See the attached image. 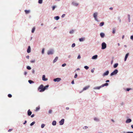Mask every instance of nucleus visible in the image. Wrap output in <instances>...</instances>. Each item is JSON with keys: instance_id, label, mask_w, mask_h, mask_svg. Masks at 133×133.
Segmentation results:
<instances>
[{"instance_id": "nucleus-18", "label": "nucleus", "mask_w": 133, "mask_h": 133, "mask_svg": "<svg viewBox=\"0 0 133 133\" xmlns=\"http://www.w3.org/2000/svg\"><path fill=\"white\" fill-rule=\"evenodd\" d=\"M58 59V57L57 56H56L54 60L53 61V63H54L56 62L57 60Z\"/></svg>"}, {"instance_id": "nucleus-8", "label": "nucleus", "mask_w": 133, "mask_h": 133, "mask_svg": "<svg viewBox=\"0 0 133 133\" xmlns=\"http://www.w3.org/2000/svg\"><path fill=\"white\" fill-rule=\"evenodd\" d=\"M109 71L107 70L103 74V76H107L109 74Z\"/></svg>"}, {"instance_id": "nucleus-60", "label": "nucleus", "mask_w": 133, "mask_h": 133, "mask_svg": "<svg viewBox=\"0 0 133 133\" xmlns=\"http://www.w3.org/2000/svg\"><path fill=\"white\" fill-rule=\"evenodd\" d=\"M91 72H92V73H94V70L93 69H92L91 70Z\"/></svg>"}, {"instance_id": "nucleus-32", "label": "nucleus", "mask_w": 133, "mask_h": 133, "mask_svg": "<svg viewBox=\"0 0 133 133\" xmlns=\"http://www.w3.org/2000/svg\"><path fill=\"white\" fill-rule=\"evenodd\" d=\"M35 123V121H34V122H33L32 123H31L30 124V126H32Z\"/></svg>"}, {"instance_id": "nucleus-30", "label": "nucleus", "mask_w": 133, "mask_h": 133, "mask_svg": "<svg viewBox=\"0 0 133 133\" xmlns=\"http://www.w3.org/2000/svg\"><path fill=\"white\" fill-rule=\"evenodd\" d=\"M28 82L30 84H31V83H34V82L33 81L31 80H29L28 81Z\"/></svg>"}, {"instance_id": "nucleus-14", "label": "nucleus", "mask_w": 133, "mask_h": 133, "mask_svg": "<svg viewBox=\"0 0 133 133\" xmlns=\"http://www.w3.org/2000/svg\"><path fill=\"white\" fill-rule=\"evenodd\" d=\"M100 35L101 37L102 38H104L105 36V34L103 32H101Z\"/></svg>"}, {"instance_id": "nucleus-44", "label": "nucleus", "mask_w": 133, "mask_h": 133, "mask_svg": "<svg viewBox=\"0 0 133 133\" xmlns=\"http://www.w3.org/2000/svg\"><path fill=\"white\" fill-rule=\"evenodd\" d=\"M35 59L31 60L30 61V62L31 63H34L35 62Z\"/></svg>"}, {"instance_id": "nucleus-39", "label": "nucleus", "mask_w": 133, "mask_h": 133, "mask_svg": "<svg viewBox=\"0 0 133 133\" xmlns=\"http://www.w3.org/2000/svg\"><path fill=\"white\" fill-rule=\"evenodd\" d=\"M117 19L119 21V22H121V19H120V17H117Z\"/></svg>"}, {"instance_id": "nucleus-1", "label": "nucleus", "mask_w": 133, "mask_h": 133, "mask_svg": "<svg viewBox=\"0 0 133 133\" xmlns=\"http://www.w3.org/2000/svg\"><path fill=\"white\" fill-rule=\"evenodd\" d=\"M38 90L40 92H43L44 91V86L43 84H41L38 88Z\"/></svg>"}, {"instance_id": "nucleus-48", "label": "nucleus", "mask_w": 133, "mask_h": 133, "mask_svg": "<svg viewBox=\"0 0 133 133\" xmlns=\"http://www.w3.org/2000/svg\"><path fill=\"white\" fill-rule=\"evenodd\" d=\"M8 96L9 98H11L12 96V95L11 94H9L8 95Z\"/></svg>"}, {"instance_id": "nucleus-17", "label": "nucleus", "mask_w": 133, "mask_h": 133, "mask_svg": "<svg viewBox=\"0 0 133 133\" xmlns=\"http://www.w3.org/2000/svg\"><path fill=\"white\" fill-rule=\"evenodd\" d=\"M27 113H28V116H30L32 112L30 111V110L29 109L28 110V111Z\"/></svg>"}, {"instance_id": "nucleus-6", "label": "nucleus", "mask_w": 133, "mask_h": 133, "mask_svg": "<svg viewBox=\"0 0 133 133\" xmlns=\"http://www.w3.org/2000/svg\"><path fill=\"white\" fill-rule=\"evenodd\" d=\"M71 4L73 6H77L79 5V4L77 3L75 1H72L71 3Z\"/></svg>"}, {"instance_id": "nucleus-55", "label": "nucleus", "mask_w": 133, "mask_h": 133, "mask_svg": "<svg viewBox=\"0 0 133 133\" xmlns=\"http://www.w3.org/2000/svg\"><path fill=\"white\" fill-rule=\"evenodd\" d=\"M35 116V115L34 114H32V115H31V117H34Z\"/></svg>"}, {"instance_id": "nucleus-50", "label": "nucleus", "mask_w": 133, "mask_h": 133, "mask_svg": "<svg viewBox=\"0 0 133 133\" xmlns=\"http://www.w3.org/2000/svg\"><path fill=\"white\" fill-rule=\"evenodd\" d=\"M77 75L76 73L75 74L74 77L75 78H77Z\"/></svg>"}, {"instance_id": "nucleus-33", "label": "nucleus", "mask_w": 133, "mask_h": 133, "mask_svg": "<svg viewBox=\"0 0 133 133\" xmlns=\"http://www.w3.org/2000/svg\"><path fill=\"white\" fill-rule=\"evenodd\" d=\"M43 0H38V3L39 4H41L42 3Z\"/></svg>"}, {"instance_id": "nucleus-27", "label": "nucleus", "mask_w": 133, "mask_h": 133, "mask_svg": "<svg viewBox=\"0 0 133 133\" xmlns=\"http://www.w3.org/2000/svg\"><path fill=\"white\" fill-rule=\"evenodd\" d=\"M104 22H102L100 23L99 26H102L104 25Z\"/></svg>"}, {"instance_id": "nucleus-29", "label": "nucleus", "mask_w": 133, "mask_h": 133, "mask_svg": "<svg viewBox=\"0 0 133 133\" xmlns=\"http://www.w3.org/2000/svg\"><path fill=\"white\" fill-rule=\"evenodd\" d=\"M35 27H34L32 30V31H31V32L32 33H34V31L35 30Z\"/></svg>"}, {"instance_id": "nucleus-53", "label": "nucleus", "mask_w": 133, "mask_h": 133, "mask_svg": "<svg viewBox=\"0 0 133 133\" xmlns=\"http://www.w3.org/2000/svg\"><path fill=\"white\" fill-rule=\"evenodd\" d=\"M65 16V14H63L61 16V17L62 18H63Z\"/></svg>"}, {"instance_id": "nucleus-64", "label": "nucleus", "mask_w": 133, "mask_h": 133, "mask_svg": "<svg viewBox=\"0 0 133 133\" xmlns=\"http://www.w3.org/2000/svg\"><path fill=\"white\" fill-rule=\"evenodd\" d=\"M127 133H133V132H128Z\"/></svg>"}, {"instance_id": "nucleus-34", "label": "nucleus", "mask_w": 133, "mask_h": 133, "mask_svg": "<svg viewBox=\"0 0 133 133\" xmlns=\"http://www.w3.org/2000/svg\"><path fill=\"white\" fill-rule=\"evenodd\" d=\"M26 68H27V69H28L29 70H30L31 69V67L30 66H27Z\"/></svg>"}, {"instance_id": "nucleus-20", "label": "nucleus", "mask_w": 133, "mask_h": 133, "mask_svg": "<svg viewBox=\"0 0 133 133\" xmlns=\"http://www.w3.org/2000/svg\"><path fill=\"white\" fill-rule=\"evenodd\" d=\"M128 22H130V14H128L127 15Z\"/></svg>"}, {"instance_id": "nucleus-49", "label": "nucleus", "mask_w": 133, "mask_h": 133, "mask_svg": "<svg viewBox=\"0 0 133 133\" xmlns=\"http://www.w3.org/2000/svg\"><path fill=\"white\" fill-rule=\"evenodd\" d=\"M52 110H49V113L50 114H51L52 113Z\"/></svg>"}, {"instance_id": "nucleus-19", "label": "nucleus", "mask_w": 133, "mask_h": 133, "mask_svg": "<svg viewBox=\"0 0 133 133\" xmlns=\"http://www.w3.org/2000/svg\"><path fill=\"white\" fill-rule=\"evenodd\" d=\"M94 120L95 121L97 122H98L99 121V119L97 117H95L94 118Z\"/></svg>"}, {"instance_id": "nucleus-7", "label": "nucleus", "mask_w": 133, "mask_h": 133, "mask_svg": "<svg viewBox=\"0 0 133 133\" xmlns=\"http://www.w3.org/2000/svg\"><path fill=\"white\" fill-rule=\"evenodd\" d=\"M64 119H62L59 122V124L60 125H63L64 123Z\"/></svg>"}, {"instance_id": "nucleus-21", "label": "nucleus", "mask_w": 133, "mask_h": 133, "mask_svg": "<svg viewBox=\"0 0 133 133\" xmlns=\"http://www.w3.org/2000/svg\"><path fill=\"white\" fill-rule=\"evenodd\" d=\"M84 38H81L79 39V41L80 42H81L84 41L85 40Z\"/></svg>"}, {"instance_id": "nucleus-5", "label": "nucleus", "mask_w": 133, "mask_h": 133, "mask_svg": "<svg viewBox=\"0 0 133 133\" xmlns=\"http://www.w3.org/2000/svg\"><path fill=\"white\" fill-rule=\"evenodd\" d=\"M54 50L53 49H51L49 50L47 53L48 55H52L54 54Z\"/></svg>"}, {"instance_id": "nucleus-15", "label": "nucleus", "mask_w": 133, "mask_h": 133, "mask_svg": "<svg viewBox=\"0 0 133 133\" xmlns=\"http://www.w3.org/2000/svg\"><path fill=\"white\" fill-rule=\"evenodd\" d=\"M90 87L89 85L87 86L84 87L83 89V91H85L88 89Z\"/></svg>"}, {"instance_id": "nucleus-11", "label": "nucleus", "mask_w": 133, "mask_h": 133, "mask_svg": "<svg viewBox=\"0 0 133 133\" xmlns=\"http://www.w3.org/2000/svg\"><path fill=\"white\" fill-rule=\"evenodd\" d=\"M132 121L131 119L130 118H129L127 119L126 120V121L125 122L126 123H129L131 122Z\"/></svg>"}, {"instance_id": "nucleus-24", "label": "nucleus", "mask_w": 133, "mask_h": 133, "mask_svg": "<svg viewBox=\"0 0 133 133\" xmlns=\"http://www.w3.org/2000/svg\"><path fill=\"white\" fill-rule=\"evenodd\" d=\"M54 18L56 20H58L59 19V16H57L55 17H54Z\"/></svg>"}, {"instance_id": "nucleus-47", "label": "nucleus", "mask_w": 133, "mask_h": 133, "mask_svg": "<svg viewBox=\"0 0 133 133\" xmlns=\"http://www.w3.org/2000/svg\"><path fill=\"white\" fill-rule=\"evenodd\" d=\"M131 90V89L130 88H127L126 89V90L127 91H129L130 90Z\"/></svg>"}, {"instance_id": "nucleus-56", "label": "nucleus", "mask_w": 133, "mask_h": 133, "mask_svg": "<svg viewBox=\"0 0 133 133\" xmlns=\"http://www.w3.org/2000/svg\"><path fill=\"white\" fill-rule=\"evenodd\" d=\"M12 130V129H9L8 130V132H10V131H11Z\"/></svg>"}, {"instance_id": "nucleus-16", "label": "nucleus", "mask_w": 133, "mask_h": 133, "mask_svg": "<svg viewBox=\"0 0 133 133\" xmlns=\"http://www.w3.org/2000/svg\"><path fill=\"white\" fill-rule=\"evenodd\" d=\"M97 57L98 56L97 55H95L92 57V59H95L97 58Z\"/></svg>"}, {"instance_id": "nucleus-42", "label": "nucleus", "mask_w": 133, "mask_h": 133, "mask_svg": "<svg viewBox=\"0 0 133 133\" xmlns=\"http://www.w3.org/2000/svg\"><path fill=\"white\" fill-rule=\"evenodd\" d=\"M88 127L87 126H85L83 127V129H86L88 128Z\"/></svg>"}, {"instance_id": "nucleus-58", "label": "nucleus", "mask_w": 133, "mask_h": 133, "mask_svg": "<svg viewBox=\"0 0 133 133\" xmlns=\"http://www.w3.org/2000/svg\"><path fill=\"white\" fill-rule=\"evenodd\" d=\"M71 57V55H69L68 56V58H70Z\"/></svg>"}, {"instance_id": "nucleus-23", "label": "nucleus", "mask_w": 133, "mask_h": 133, "mask_svg": "<svg viewBox=\"0 0 133 133\" xmlns=\"http://www.w3.org/2000/svg\"><path fill=\"white\" fill-rule=\"evenodd\" d=\"M108 85V84L107 83H106L105 84H104L101 85V87H103L105 86H107Z\"/></svg>"}, {"instance_id": "nucleus-62", "label": "nucleus", "mask_w": 133, "mask_h": 133, "mask_svg": "<svg viewBox=\"0 0 133 133\" xmlns=\"http://www.w3.org/2000/svg\"><path fill=\"white\" fill-rule=\"evenodd\" d=\"M29 56H27L26 57V58L28 59L29 58Z\"/></svg>"}, {"instance_id": "nucleus-46", "label": "nucleus", "mask_w": 133, "mask_h": 133, "mask_svg": "<svg viewBox=\"0 0 133 133\" xmlns=\"http://www.w3.org/2000/svg\"><path fill=\"white\" fill-rule=\"evenodd\" d=\"M81 58V56H80V55L79 54L77 58V59H79Z\"/></svg>"}, {"instance_id": "nucleus-36", "label": "nucleus", "mask_w": 133, "mask_h": 133, "mask_svg": "<svg viewBox=\"0 0 133 133\" xmlns=\"http://www.w3.org/2000/svg\"><path fill=\"white\" fill-rule=\"evenodd\" d=\"M74 32V30H71V31H70L69 32V33L70 34H73Z\"/></svg>"}, {"instance_id": "nucleus-28", "label": "nucleus", "mask_w": 133, "mask_h": 133, "mask_svg": "<svg viewBox=\"0 0 133 133\" xmlns=\"http://www.w3.org/2000/svg\"><path fill=\"white\" fill-rule=\"evenodd\" d=\"M24 11L26 13V14H28L30 12V10H25Z\"/></svg>"}, {"instance_id": "nucleus-25", "label": "nucleus", "mask_w": 133, "mask_h": 133, "mask_svg": "<svg viewBox=\"0 0 133 133\" xmlns=\"http://www.w3.org/2000/svg\"><path fill=\"white\" fill-rule=\"evenodd\" d=\"M118 63H116L113 66V67L114 68H116L117 67L118 65Z\"/></svg>"}, {"instance_id": "nucleus-4", "label": "nucleus", "mask_w": 133, "mask_h": 133, "mask_svg": "<svg viewBox=\"0 0 133 133\" xmlns=\"http://www.w3.org/2000/svg\"><path fill=\"white\" fill-rule=\"evenodd\" d=\"M101 45L102 49H104L106 48L107 44L104 42H103L102 43Z\"/></svg>"}, {"instance_id": "nucleus-57", "label": "nucleus", "mask_w": 133, "mask_h": 133, "mask_svg": "<svg viewBox=\"0 0 133 133\" xmlns=\"http://www.w3.org/2000/svg\"><path fill=\"white\" fill-rule=\"evenodd\" d=\"M121 105H124V103L123 102H122L121 103Z\"/></svg>"}, {"instance_id": "nucleus-54", "label": "nucleus", "mask_w": 133, "mask_h": 133, "mask_svg": "<svg viewBox=\"0 0 133 133\" xmlns=\"http://www.w3.org/2000/svg\"><path fill=\"white\" fill-rule=\"evenodd\" d=\"M71 84H74V80H72L71 82Z\"/></svg>"}, {"instance_id": "nucleus-43", "label": "nucleus", "mask_w": 133, "mask_h": 133, "mask_svg": "<svg viewBox=\"0 0 133 133\" xmlns=\"http://www.w3.org/2000/svg\"><path fill=\"white\" fill-rule=\"evenodd\" d=\"M40 109V107H37L36 108V111H37L38 110H39Z\"/></svg>"}, {"instance_id": "nucleus-52", "label": "nucleus", "mask_w": 133, "mask_h": 133, "mask_svg": "<svg viewBox=\"0 0 133 133\" xmlns=\"http://www.w3.org/2000/svg\"><path fill=\"white\" fill-rule=\"evenodd\" d=\"M130 39L133 40V34L132 35H131L130 36Z\"/></svg>"}, {"instance_id": "nucleus-26", "label": "nucleus", "mask_w": 133, "mask_h": 133, "mask_svg": "<svg viewBox=\"0 0 133 133\" xmlns=\"http://www.w3.org/2000/svg\"><path fill=\"white\" fill-rule=\"evenodd\" d=\"M49 87V85H46L45 86V87L44 86V91L47 88H48Z\"/></svg>"}, {"instance_id": "nucleus-13", "label": "nucleus", "mask_w": 133, "mask_h": 133, "mask_svg": "<svg viewBox=\"0 0 133 133\" xmlns=\"http://www.w3.org/2000/svg\"><path fill=\"white\" fill-rule=\"evenodd\" d=\"M31 47L30 46H29L27 49V51L28 53H29L31 52Z\"/></svg>"}, {"instance_id": "nucleus-37", "label": "nucleus", "mask_w": 133, "mask_h": 133, "mask_svg": "<svg viewBox=\"0 0 133 133\" xmlns=\"http://www.w3.org/2000/svg\"><path fill=\"white\" fill-rule=\"evenodd\" d=\"M129 53H127L126 54L125 57V58H127L128 57V56H129Z\"/></svg>"}, {"instance_id": "nucleus-2", "label": "nucleus", "mask_w": 133, "mask_h": 133, "mask_svg": "<svg viewBox=\"0 0 133 133\" xmlns=\"http://www.w3.org/2000/svg\"><path fill=\"white\" fill-rule=\"evenodd\" d=\"M98 15V13L97 12H95L94 13L93 15V16L95 20L97 21L98 22V20L97 19V17Z\"/></svg>"}, {"instance_id": "nucleus-40", "label": "nucleus", "mask_w": 133, "mask_h": 133, "mask_svg": "<svg viewBox=\"0 0 133 133\" xmlns=\"http://www.w3.org/2000/svg\"><path fill=\"white\" fill-rule=\"evenodd\" d=\"M75 46V43H74L72 44L71 45V47L72 48H74Z\"/></svg>"}, {"instance_id": "nucleus-61", "label": "nucleus", "mask_w": 133, "mask_h": 133, "mask_svg": "<svg viewBox=\"0 0 133 133\" xmlns=\"http://www.w3.org/2000/svg\"><path fill=\"white\" fill-rule=\"evenodd\" d=\"M35 72V71L34 70H33L32 71V72L33 73V74H34V73Z\"/></svg>"}, {"instance_id": "nucleus-22", "label": "nucleus", "mask_w": 133, "mask_h": 133, "mask_svg": "<svg viewBox=\"0 0 133 133\" xmlns=\"http://www.w3.org/2000/svg\"><path fill=\"white\" fill-rule=\"evenodd\" d=\"M56 122L55 121H54L52 122V125L53 126L56 125Z\"/></svg>"}, {"instance_id": "nucleus-9", "label": "nucleus", "mask_w": 133, "mask_h": 133, "mask_svg": "<svg viewBox=\"0 0 133 133\" xmlns=\"http://www.w3.org/2000/svg\"><path fill=\"white\" fill-rule=\"evenodd\" d=\"M61 80V79L59 78H57L54 79V81L55 82H59Z\"/></svg>"}, {"instance_id": "nucleus-35", "label": "nucleus", "mask_w": 133, "mask_h": 133, "mask_svg": "<svg viewBox=\"0 0 133 133\" xmlns=\"http://www.w3.org/2000/svg\"><path fill=\"white\" fill-rule=\"evenodd\" d=\"M84 68L86 70H88L89 68V67L87 66H85L84 67Z\"/></svg>"}, {"instance_id": "nucleus-12", "label": "nucleus", "mask_w": 133, "mask_h": 133, "mask_svg": "<svg viewBox=\"0 0 133 133\" xmlns=\"http://www.w3.org/2000/svg\"><path fill=\"white\" fill-rule=\"evenodd\" d=\"M101 88H102L101 86L99 87H95L93 89L94 90H99Z\"/></svg>"}, {"instance_id": "nucleus-63", "label": "nucleus", "mask_w": 133, "mask_h": 133, "mask_svg": "<svg viewBox=\"0 0 133 133\" xmlns=\"http://www.w3.org/2000/svg\"><path fill=\"white\" fill-rule=\"evenodd\" d=\"M27 74V72L26 71H25L24 72V75H26V74Z\"/></svg>"}, {"instance_id": "nucleus-10", "label": "nucleus", "mask_w": 133, "mask_h": 133, "mask_svg": "<svg viewBox=\"0 0 133 133\" xmlns=\"http://www.w3.org/2000/svg\"><path fill=\"white\" fill-rule=\"evenodd\" d=\"M42 79L44 81H46L48 80V79L45 78V75H43L42 76Z\"/></svg>"}, {"instance_id": "nucleus-51", "label": "nucleus", "mask_w": 133, "mask_h": 133, "mask_svg": "<svg viewBox=\"0 0 133 133\" xmlns=\"http://www.w3.org/2000/svg\"><path fill=\"white\" fill-rule=\"evenodd\" d=\"M66 65V63H64L62 64V67H64Z\"/></svg>"}, {"instance_id": "nucleus-38", "label": "nucleus", "mask_w": 133, "mask_h": 133, "mask_svg": "<svg viewBox=\"0 0 133 133\" xmlns=\"http://www.w3.org/2000/svg\"><path fill=\"white\" fill-rule=\"evenodd\" d=\"M112 33L113 34H115V29L114 28L113 29Z\"/></svg>"}, {"instance_id": "nucleus-41", "label": "nucleus", "mask_w": 133, "mask_h": 133, "mask_svg": "<svg viewBox=\"0 0 133 133\" xmlns=\"http://www.w3.org/2000/svg\"><path fill=\"white\" fill-rule=\"evenodd\" d=\"M56 6H53L52 7V10H55V8L56 7Z\"/></svg>"}, {"instance_id": "nucleus-3", "label": "nucleus", "mask_w": 133, "mask_h": 133, "mask_svg": "<svg viewBox=\"0 0 133 133\" xmlns=\"http://www.w3.org/2000/svg\"><path fill=\"white\" fill-rule=\"evenodd\" d=\"M118 71L117 69H115L113 72H112L110 74V75L111 76H112L113 75H116L118 73Z\"/></svg>"}, {"instance_id": "nucleus-59", "label": "nucleus", "mask_w": 133, "mask_h": 133, "mask_svg": "<svg viewBox=\"0 0 133 133\" xmlns=\"http://www.w3.org/2000/svg\"><path fill=\"white\" fill-rule=\"evenodd\" d=\"M26 122H27V121L26 120H25L24 121V122L23 123V124H25L26 123Z\"/></svg>"}, {"instance_id": "nucleus-31", "label": "nucleus", "mask_w": 133, "mask_h": 133, "mask_svg": "<svg viewBox=\"0 0 133 133\" xmlns=\"http://www.w3.org/2000/svg\"><path fill=\"white\" fill-rule=\"evenodd\" d=\"M45 126V124H42L41 125V128H43Z\"/></svg>"}, {"instance_id": "nucleus-45", "label": "nucleus", "mask_w": 133, "mask_h": 133, "mask_svg": "<svg viewBox=\"0 0 133 133\" xmlns=\"http://www.w3.org/2000/svg\"><path fill=\"white\" fill-rule=\"evenodd\" d=\"M44 48H43L42 49V54H44Z\"/></svg>"}]
</instances>
